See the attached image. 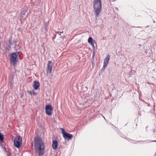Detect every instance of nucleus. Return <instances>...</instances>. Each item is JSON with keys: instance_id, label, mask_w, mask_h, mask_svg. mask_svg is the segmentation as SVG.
I'll list each match as a JSON object with an SVG mask.
<instances>
[{"instance_id": "4468645a", "label": "nucleus", "mask_w": 156, "mask_h": 156, "mask_svg": "<svg viewBox=\"0 0 156 156\" xmlns=\"http://www.w3.org/2000/svg\"><path fill=\"white\" fill-rule=\"evenodd\" d=\"M62 133L63 134V136L67 133H66L64 129L63 128H61Z\"/></svg>"}, {"instance_id": "6e6552de", "label": "nucleus", "mask_w": 156, "mask_h": 156, "mask_svg": "<svg viewBox=\"0 0 156 156\" xmlns=\"http://www.w3.org/2000/svg\"><path fill=\"white\" fill-rule=\"evenodd\" d=\"M65 139H66L67 140H71L72 138L73 137V135L71 134H69L66 133L63 136Z\"/></svg>"}, {"instance_id": "9b49d317", "label": "nucleus", "mask_w": 156, "mask_h": 156, "mask_svg": "<svg viewBox=\"0 0 156 156\" xmlns=\"http://www.w3.org/2000/svg\"><path fill=\"white\" fill-rule=\"evenodd\" d=\"M33 86L34 89L36 90L40 86L39 83L38 81H35L34 82Z\"/></svg>"}, {"instance_id": "dca6fc26", "label": "nucleus", "mask_w": 156, "mask_h": 156, "mask_svg": "<svg viewBox=\"0 0 156 156\" xmlns=\"http://www.w3.org/2000/svg\"><path fill=\"white\" fill-rule=\"evenodd\" d=\"M94 55H95V52H94V51L93 52V55H92V58H94Z\"/></svg>"}, {"instance_id": "4be33fe9", "label": "nucleus", "mask_w": 156, "mask_h": 156, "mask_svg": "<svg viewBox=\"0 0 156 156\" xmlns=\"http://www.w3.org/2000/svg\"><path fill=\"white\" fill-rule=\"evenodd\" d=\"M116 9L118 10V9L117 8H116Z\"/></svg>"}, {"instance_id": "ddd939ff", "label": "nucleus", "mask_w": 156, "mask_h": 156, "mask_svg": "<svg viewBox=\"0 0 156 156\" xmlns=\"http://www.w3.org/2000/svg\"><path fill=\"white\" fill-rule=\"evenodd\" d=\"M4 140L3 135L1 134L0 133V141L1 142H2Z\"/></svg>"}, {"instance_id": "412c9836", "label": "nucleus", "mask_w": 156, "mask_h": 156, "mask_svg": "<svg viewBox=\"0 0 156 156\" xmlns=\"http://www.w3.org/2000/svg\"><path fill=\"white\" fill-rule=\"evenodd\" d=\"M154 141V142H156V140H154V141Z\"/></svg>"}, {"instance_id": "5701e85b", "label": "nucleus", "mask_w": 156, "mask_h": 156, "mask_svg": "<svg viewBox=\"0 0 156 156\" xmlns=\"http://www.w3.org/2000/svg\"><path fill=\"white\" fill-rule=\"evenodd\" d=\"M55 156H57V155H55Z\"/></svg>"}, {"instance_id": "f03ea898", "label": "nucleus", "mask_w": 156, "mask_h": 156, "mask_svg": "<svg viewBox=\"0 0 156 156\" xmlns=\"http://www.w3.org/2000/svg\"><path fill=\"white\" fill-rule=\"evenodd\" d=\"M35 146L39 148V154L40 156H42L44 153V144L41 140L37 139L35 142Z\"/></svg>"}, {"instance_id": "6ab92c4d", "label": "nucleus", "mask_w": 156, "mask_h": 156, "mask_svg": "<svg viewBox=\"0 0 156 156\" xmlns=\"http://www.w3.org/2000/svg\"><path fill=\"white\" fill-rule=\"evenodd\" d=\"M57 33V34H58L59 35H60V34H61V33H59V32H58Z\"/></svg>"}, {"instance_id": "2eb2a0df", "label": "nucleus", "mask_w": 156, "mask_h": 156, "mask_svg": "<svg viewBox=\"0 0 156 156\" xmlns=\"http://www.w3.org/2000/svg\"><path fill=\"white\" fill-rule=\"evenodd\" d=\"M8 46L9 47H11L12 45V40L11 39H9L8 41Z\"/></svg>"}, {"instance_id": "f257e3e1", "label": "nucleus", "mask_w": 156, "mask_h": 156, "mask_svg": "<svg viewBox=\"0 0 156 156\" xmlns=\"http://www.w3.org/2000/svg\"><path fill=\"white\" fill-rule=\"evenodd\" d=\"M94 11L95 16L97 17L99 16L100 13L102 8V4L101 0H94L93 2Z\"/></svg>"}, {"instance_id": "9d476101", "label": "nucleus", "mask_w": 156, "mask_h": 156, "mask_svg": "<svg viewBox=\"0 0 156 156\" xmlns=\"http://www.w3.org/2000/svg\"><path fill=\"white\" fill-rule=\"evenodd\" d=\"M52 146L53 149L55 150L57 148L58 146V142L57 140H53Z\"/></svg>"}, {"instance_id": "f3484780", "label": "nucleus", "mask_w": 156, "mask_h": 156, "mask_svg": "<svg viewBox=\"0 0 156 156\" xmlns=\"http://www.w3.org/2000/svg\"><path fill=\"white\" fill-rule=\"evenodd\" d=\"M33 95H36V93L34 90H33Z\"/></svg>"}, {"instance_id": "aec40b11", "label": "nucleus", "mask_w": 156, "mask_h": 156, "mask_svg": "<svg viewBox=\"0 0 156 156\" xmlns=\"http://www.w3.org/2000/svg\"><path fill=\"white\" fill-rule=\"evenodd\" d=\"M102 116L103 117V118H104V119H105V118L104 117L103 115H102Z\"/></svg>"}, {"instance_id": "0eeeda50", "label": "nucleus", "mask_w": 156, "mask_h": 156, "mask_svg": "<svg viewBox=\"0 0 156 156\" xmlns=\"http://www.w3.org/2000/svg\"><path fill=\"white\" fill-rule=\"evenodd\" d=\"M52 68V65L51 62L49 61L48 62L47 64V71L49 73H51Z\"/></svg>"}, {"instance_id": "a211bd4d", "label": "nucleus", "mask_w": 156, "mask_h": 156, "mask_svg": "<svg viewBox=\"0 0 156 156\" xmlns=\"http://www.w3.org/2000/svg\"><path fill=\"white\" fill-rule=\"evenodd\" d=\"M56 34H55V35L54 36V37H53V39H54V38H55Z\"/></svg>"}, {"instance_id": "39448f33", "label": "nucleus", "mask_w": 156, "mask_h": 156, "mask_svg": "<svg viewBox=\"0 0 156 156\" xmlns=\"http://www.w3.org/2000/svg\"><path fill=\"white\" fill-rule=\"evenodd\" d=\"M53 108L51 105H46L45 107V113L46 114L50 115H51V111Z\"/></svg>"}, {"instance_id": "20e7f679", "label": "nucleus", "mask_w": 156, "mask_h": 156, "mask_svg": "<svg viewBox=\"0 0 156 156\" xmlns=\"http://www.w3.org/2000/svg\"><path fill=\"white\" fill-rule=\"evenodd\" d=\"M10 62L14 65H15L17 63L16 59L17 55L16 53H13L10 54Z\"/></svg>"}, {"instance_id": "1a4fd4ad", "label": "nucleus", "mask_w": 156, "mask_h": 156, "mask_svg": "<svg viewBox=\"0 0 156 156\" xmlns=\"http://www.w3.org/2000/svg\"><path fill=\"white\" fill-rule=\"evenodd\" d=\"M95 42L93 40V38L90 37H89L88 39V43L91 44L92 46H93L94 48V43Z\"/></svg>"}, {"instance_id": "f8f14e48", "label": "nucleus", "mask_w": 156, "mask_h": 156, "mask_svg": "<svg viewBox=\"0 0 156 156\" xmlns=\"http://www.w3.org/2000/svg\"><path fill=\"white\" fill-rule=\"evenodd\" d=\"M27 10L26 8L22 9L20 13V16L22 17L23 16L25 15L27 11Z\"/></svg>"}, {"instance_id": "423d86ee", "label": "nucleus", "mask_w": 156, "mask_h": 156, "mask_svg": "<svg viewBox=\"0 0 156 156\" xmlns=\"http://www.w3.org/2000/svg\"><path fill=\"white\" fill-rule=\"evenodd\" d=\"M110 56L109 54L107 55L106 57L105 58L104 60V65L102 70L103 69H105V68L107 67L108 62L110 60Z\"/></svg>"}, {"instance_id": "7ed1b4c3", "label": "nucleus", "mask_w": 156, "mask_h": 156, "mask_svg": "<svg viewBox=\"0 0 156 156\" xmlns=\"http://www.w3.org/2000/svg\"><path fill=\"white\" fill-rule=\"evenodd\" d=\"M14 144L15 146L17 148H19L21 146L22 142V138L20 136L15 137L14 139Z\"/></svg>"}]
</instances>
